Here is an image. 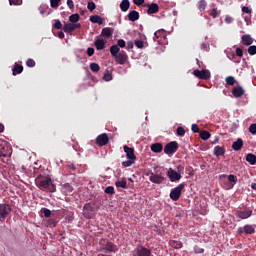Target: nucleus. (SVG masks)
<instances>
[{
	"mask_svg": "<svg viewBox=\"0 0 256 256\" xmlns=\"http://www.w3.org/2000/svg\"><path fill=\"white\" fill-rule=\"evenodd\" d=\"M35 183L39 189H45L49 193H55L57 191V187L53 184V180L50 177H37Z\"/></svg>",
	"mask_w": 256,
	"mask_h": 256,
	"instance_id": "nucleus-1",
	"label": "nucleus"
},
{
	"mask_svg": "<svg viewBox=\"0 0 256 256\" xmlns=\"http://www.w3.org/2000/svg\"><path fill=\"white\" fill-rule=\"evenodd\" d=\"M98 245L102 253H117V251H119V247H117V245H115L113 242L109 241V239H100Z\"/></svg>",
	"mask_w": 256,
	"mask_h": 256,
	"instance_id": "nucleus-2",
	"label": "nucleus"
},
{
	"mask_svg": "<svg viewBox=\"0 0 256 256\" xmlns=\"http://www.w3.org/2000/svg\"><path fill=\"white\" fill-rule=\"evenodd\" d=\"M13 211V208L8 203H2L0 204V222L3 223L9 215H11V212Z\"/></svg>",
	"mask_w": 256,
	"mask_h": 256,
	"instance_id": "nucleus-3",
	"label": "nucleus"
},
{
	"mask_svg": "<svg viewBox=\"0 0 256 256\" xmlns=\"http://www.w3.org/2000/svg\"><path fill=\"white\" fill-rule=\"evenodd\" d=\"M185 189V184L181 183L178 186H176L174 189L170 192V199L172 201H179L181 197V192Z\"/></svg>",
	"mask_w": 256,
	"mask_h": 256,
	"instance_id": "nucleus-4",
	"label": "nucleus"
},
{
	"mask_svg": "<svg viewBox=\"0 0 256 256\" xmlns=\"http://www.w3.org/2000/svg\"><path fill=\"white\" fill-rule=\"evenodd\" d=\"M193 75L198 79H202L203 81H209V79H211V72H209L207 69L194 70Z\"/></svg>",
	"mask_w": 256,
	"mask_h": 256,
	"instance_id": "nucleus-5",
	"label": "nucleus"
},
{
	"mask_svg": "<svg viewBox=\"0 0 256 256\" xmlns=\"http://www.w3.org/2000/svg\"><path fill=\"white\" fill-rule=\"evenodd\" d=\"M177 149H179V144L175 141L169 142L164 147V153L166 155H173L177 153Z\"/></svg>",
	"mask_w": 256,
	"mask_h": 256,
	"instance_id": "nucleus-6",
	"label": "nucleus"
},
{
	"mask_svg": "<svg viewBox=\"0 0 256 256\" xmlns=\"http://www.w3.org/2000/svg\"><path fill=\"white\" fill-rule=\"evenodd\" d=\"M94 212H95V207L93 206V204L86 203L83 206L82 215L85 217V219H92Z\"/></svg>",
	"mask_w": 256,
	"mask_h": 256,
	"instance_id": "nucleus-7",
	"label": "nucleus"
},
{
	"mask_svg": "<svg viewBox=\"0 0 256 256\" xmlns=\"http://www.w3.org/2000/svg\"><path fill=\"white\" fill-rule=\"evenodd\" d=\"M149 181H151V183H155V185H161V183L165 181V176H163L162 173L157 174L150 172Z\"/></svg>",
	"mask_w": 256,
	"mask_h": 256,
	"instance_id": "nucleus-8",
	"label": "nucleus"
},
{
	"mask_svg": "<svg viewBox=\"0 0 256 256\" xmlns=\"http://www.w3.org/2000/svg\"><path fill=\"white\" fill-rule=\"evenodd\" d=\"M151 249L146 248L145 246H137V248L134 251V256H151Z\"/></svg>",
	"mask_w": 256,
	"mask_h": 256,
	"instance_id": "nucleus-9",
	"label": "nucleus"
},
{
	"mask_svg": "<svg viewBox=\"0 0 256 256\" xmlns=\"http://www.w3.org/2000/svg\"><path fill=\"white\" fill-rule=\"evenodd\" d=\"M167 176L170 179L171 183H176V181H181V173L169 168L167 171Z\"/></svg>",
	"mask_w": 256,
	"mask_h": 256,
	"instance_id": "nucleus-10",
	"label": "nucleus"
},
{
	"mask_svg": "<svg viewBox=\"0 0 256 256\" xmlns=\"http://www.w3.org/2000/svg\"><path fill=\"white\" fill-rule=\"evenodd\" d=\"M235 215L238 219H249L251 215H253V210L252 209H245L243 210H237L235 212Z\"/></svg>",
	"mask_w": 256,
	"mask_h": 256,
	"instance_id": "nucleus-11",
	"label": "nucleus"
},
{
	"mask_svg": "<svg viewBox=\"0 0 256 256\" xmlns=\"http://www.w3.org/2000/svg\"><path fill=\"white\" fill-rule=\"evenodd\" d=\"M107 143H109V135H107V133H103L97 136L96 144L98 147H105Z\"/></svg>",
	"mask_w": 256,
	"mask_h": 256,
	"instance_id": "nucleus-12",
	"label": "nucleus"
},
{
	"mask_svg": "<svg viewBox=\"0 0 256 256\" xmlns=\"http://www.w3.org/2000/svg\"><path fill=\"white\" fill-rule=\"evenodd\" d=\"M114 59L118 65H125V63H127L128 56L127 53L122 51L118 53V55L114 56Z\"/></svg>",
	"mask_w": 256,
	"mask_h": 256,
	"instance_id": "nucleus-13",
	"label": "nucleus"
},
{
	"mask_svg": "<svg viewBox=\"0 0 256 256\" xmlns=\"http://www.w3.org/2000/svg\"><path fill=\"white\" fill-rule=\"evenodd\" d=\"M123 149H124V153H126L127 159H135V160L137 159V156H135V149L134 148H131L127 145H124Z\"/></svg>",
	"mask_w": 256,
	"mask_h": 256,
	"instance_id": "nucleus-14",
	"label": "nucleus"
},
{
	"mask_svg": "<svg viewBox=\"0 0 256 256\" xmlns=\"http://www.w3.org/2000/svg\"><path fill=\"white\" fill-rule=\"evenodd\" d=\"M147 8L148 15H155V13H159V4L157 3L148 4Z\"/></svg>",
	"mask_w": 256,
	"mask_h": 256,
	"instance_id": "nucleus-15",
	"label": "nucleus"
},
{
	"mask_svg": "<svg viewBox=\"0 0 256 256\" xmlns=\"http://www.w3.org/2000/svg\"><path fill=\"white\" fill-rule=\"evenodd\" d=\"M232 95L236 98L243 97V95H245V90L241 86L234 87L232 89Z\"/></svg>",
	"mask_w": 256,
	"mask_h": 256,
	"instance_id": "nucleus-16",
	"label": "nucleus"
},
{
	"mask_svg": "<svg viewBox=\"0 0 256 256\" xmlns=\"http://www.w3.org/2000/svg\"><path fill=\"white\" fill-rule=\"evenodd\" d=\"M61 191L63 195H71V193H73V186H71L69 183H65L62 186Z\"/></svg>",
	"mask_w": 256,
	"mask_h": 256,
	"instance_id": "nucleus-17",
	"label": "nucleus"
},
{
	"mask_svg": "<svg viewBox=\"0 0 256 256\" xmlns=\"http://www.w3.org/2000/svg\"><path fill=\"white\" fill-rule=\"evenodd\" d=\"M128 19L132 23H135V21H139V12L132 10L128 13Z\"/></svg>",
	"mask_w": 256,
	"mask_h": 256,
	"instance_id": "nucleus-18",
	"label": "nucleus"
},
{
	"mask_svg": "<svg viewBox=\"0 0 256 256\" xmlns=\"http://www.w3.org/2000/svg\"><path fill=\"white\" fill-rule=\"evenodd\" d=\"M232 149L234 151H241L243 149V139L238 138L237 141L233 142Z\"/></svg>",
	"mask_w": 256,
	"mask_h": 256,
	"instance_id": "nucleus-19",
	"label": "nucleus"
},
{
	"mask_svg": "<svg viewBox=\"0 0 256 256\" xmlns=\"http://www.w3.org/2000/svg\"><path fill=\"white\" fill-rule=\"evenodd\" d=\"M130 7H131V2H129V0H122V2L120 3V9L121 11H123V13H127Z\"/></svg>",
	"mask_w": 256,
	"mask_h": 256,
	"instance_id": "nucleus-20",
	"label": "nucleus"
},
{
	"mask_svg": "<svg viewBox=\"0 0 256 256\" xmlns=\"http://www.w3.org/2000/svg\"><path fill=\"white\" fill-rule=\"evenodd\" d=\"M94 46L96 47L97 51H103V49H105V40L97 39L94 42Z\"/></svg>",
	"mask_w": 256,
	"mask_h": 256,
	"instance_id": "nucleus-21",
	"label": "nucleus"
},
{
	"mask_svg": "<svg viewBox=\"0 0 256 256\" xmlns=\"http://www.w3.org/2000/svg\"><path fill=\"white\" fill-rule=\"evenodd\" d=\"M150 149L153 151V153H161V151H163V144L154 143L151 145Z\"/></svg>",
	"mask_w": 256,
	"mask_h": 256,
	"instance_id": "nucleus-22",
	"label": "nucleus"
},
{
	"mask_svg": "<svg viewBox=\"0 0 256 256\" xmlns=\"http://www.w3.org/2000/svg\"><path fill=\"white\" fill-rule=\"evenodd\" d=\"M214 155L215 157H221L225 155V149L221 146H215L214 147Z\"/></svg>",
	"mask_w": 256,
	"mask_h": 256,
	"instance_id": "nucleus-23",
	"label": "nucleus"
},
{
	"mask_svg": "<svg viewBox=\"0 0 256 256\" xmlns=\"http://www.w3.org/2000/svg\"><path fill=\"white\" fill-rule=\"evenodd\" d=\"M23 73V66L19 64H15L12 69V75H21Z\"/></svg>",
	"mask_w": 256,
	"mask_h": 256,
	"instance_id": "nucleus-24",
	"label": "nucleus"
},
{
	"mask_svg": "<svg viewBox=\"0 0 256 256\" xmlns=\"http://www.w3.org/2000/svg\"><path fill=\"white\" fill-rule=\"evenodd\" d=\"M102 37H112L113 36V28H103L101 32Z\"/></svg>",
	"mask_w": 256,
	"mask_h": 256,
	"instance_id": "nucleus-25",
	"label": "nucleus"
},
{
	"mask_svg": "<svg viewBox=\"0 0 256 256\" xmlns=\"http://www.w3.org/2000/svg\"><path fill=\"white\" fill-rule=\"evenodd\" d=\"M91 23H97L98 25H103V18L99 15L90 16Z\"/></svg>",
	"mask_w": 256,
	"mask_h": 256,
	"instance_id": "nucleus-26",
	"label": "nucleus"
},
{
	"mask_svg": "<svg viewBox=\"0 0 256 256\" xmlns=\"http://www.w3.org/2000/svg\"><path fill=\"white\" fill-rule=\"evenodd\" d=\"M242 41H243V45H246V46L253 45V38H251V35H243Z\"/></svg>",
	"mask_w": 256,
	"mask_h": 256,
	"instance_id": "nucleus-27",
	"label": "nucleus"
},
{
	"mask_svg": "<svg viewBox=\"0 0 256 256\" xmlns=\"http://www.w3.org/2000/svg\"><path fill=\"white\" fill-rule=\"evenodd\" d=\"M244 233L246 235H253V233H255V227H253V225L246 224L244 226Z\"/></svg>",
	"mask_w": 256,
	"mask_h": 256,
	"instance_id": "nucleus-28",
	"label": "nucleus"
},
{
	"mask_svg": "<svg viewBox=\"0 0 256 256\" xmlns=\"http://www.w3.org/2000/svg\"><path fill=\"white\" fill-rule=\"evenodd\" d=\"M63 31L64 33H72L73 31H75V28L73 26V23H66L64 26H63Z\"/></svg>",
	"mask_w": 256,
	"mask_h": 256,
	"instance_id": "nucleus-29",
	"label": "nucleus"
},
{
	"mask_svg": "<svg viewBox=\"0 0 256 256\" xmlns=\"http://www.w3.org/2000/svg\"><path fill=\"white\" fill-rule=\"evenodd\" d=\"M119 51H121V49L119 48L118 45H112L110 47V53L112 57H117V55L119 54Z\"/></svg>",
	"mask_w": 256,
	"mask_h": 256,
	"instance_id": "nucleus-30",
	"label": "nucleus"
},
{
	"mask_svg": "<svg viewBox=\"0 0 256 256\" xmlns=\"http://www.w3.org/2000/svg\"><path fill=\"white\" fill-rule=\"evenodd\" d=\"M246 161L248 163H250V165H255V163H256V155L255 154H251V153L247 154L246 155Z\"/></svg>",
	"mask_w": 256,
	"mask_h": 256,
	"instance_id": "nucleus-31",
	"label": "nucleus"
},
{
	"mask_svg": "<svg viewBox=\"0 0 256 256\" xmlns=\"http://www.w3.org/2000/svg\"><path fill=\"white\" fill-rule=\"evenodd\" d=\"M115 186L118 188L121 187L122 189H127V180H125V178L122 180H117L115 182Z\"/></svg>",
	"mask_w": 256,
	"mask_h": 256,
	"instance_id": "nucleus-32",
	"label": "nucleus"
},
{
	"mask_svg": "<svg viewBox=\"0 0 256 256\" xmlns=\"http://www.w3.org/2000/svg\"><path fill=\"white\" fill-rule=\"evenodd\" d=\"M210 17H212L213 19H217V17H219V15H221V10H218L217 8H213L210 13H209Z\"/></svg>",
	"mask_w": 256,
	"mask_h": 256,
	"instance_id": "nucleus-33",
	"label": "nucleus"
},
{
	"mask_svg": "<svg viewBox=\"0 0 256 256\" xmlns=\"http://www.w3.org/2000/svg\"><path fill=\"white\" fill-rule=\"evenodd\" d=\"M211 137V133H209L206 130H203L200 132V139H202L203 141H207V139H209Z\"/></svg>",
	"mask_w": 256,
	"mask_h": 256,
	"instance_id": "nucleus-34",
	"label": "nucleus"
},
{
	"mask_svg": "<svg viewBox=\"0 0 256 256\" xmlns=\"http://www.w3.org/2000/svg\"><path fill=\"white\" fill-rule=\"evenodd\" d=\"M90 69L91 71H93V73H99L101 67L99 66V64L93 62L90 64Z\"/></svg>",
	"mask_w": 256,
	"mask_h": 256,
	"instance_id": "nucleus-35",
	"label": "nucleus"
},
{
	"mask_svg": "<svg viewBox=\"0 0 256 256\" xmlns=\"http://www.w3.org/2000/svg\"><path fill=\"white\" fill-rule=\"evenodd\" d=\"M79 19H80V16L77 13L69 16L70 23H78Z\"/></svg>",
	"mask_w": 256,
	"mask_h": 256,
	"instance_id": "nucleus-36",
	"label": "nucleus"
},
{
	"mask_svg": "<svg viewBox=\"0 0 256 256\" xmlns=\"http://www.w3.org/2000/svg\"><path fill=\"white\" fill-rule=\"evenodd\" d=\"M227 177H228V181H229V183H231L232 187L235 186V184L238 181L237 176L230 174Z\"/></svg>",
	"mask_w": 256,
	"mask_h": 256,
	"instance_id": "nucleus-37",
	"label": "nucleus"
},
{
	"mask_svg": "<svg viewBox=\"0 0 256 256\" xmlns=\"http://www.w3.org/2000/svg\"><path fill=\"white\" fill-rule=\"evenodd\" d=\"M46 225L51 228L57 227V220L50 218L46 221Z\"/></svg>",
	"mask_w": 256,
	"mask_h": 256,
	"instance_id": "nucleus-38",
	"label": "nucleus"
},
{
	"mask_svg": "<svg viewBox=\"0 0 256 256\" xmlns=\"http://www.w3.org/2000/svg\"><path fill=\"white\" fill-rule=\"evenodd\" d=\"M199 11H205L207 9V2L205 0H201L198 4Z\"/></svg>",
	"mask_w": 256,
	"mask_h": 256,
	"instance_id": "nucleus-39",
	"label": "nucleus"
},
{
	"mask_svg": "<svg viewBox=\"0 0 256 256\" xmlns=\"http://www.w3.org/2000/svg\"><path fill=\"white\" fill-rule=\"evenodd\" d=\"M104 191L107 195H115V188L113 186L106 187Z\"/></svg>",
	"mask_w": 256,
	"mask_h": 256,
	"instance_id": "nucleus-40",
	"label": "nucleus"
},
{
	"mask_svg": "<svg viewBox=\"0 0 256 256\" xmlns=\"http://www.w3.org/2000/svg\"><path fill=\"white\" fill-rule=\"evenodd\" d=\"M165 32L163 30H158L154 33V41L155 39H161V37H164Z\"/></svg>",
	"mask_w": 256,
	"mask_h": 256,
	"instance_id": "nucleus-41",
	"label": "nucleus"
},
{
	"mask_svg": "<svg viewBox=\"0 0 256 256\" xmlns=\"http://www.w3.org/2000/svg\"><path fill=\"white\" fill-rule=\"evenodd\" d=\"M176 133H177L178 137H185V128H183L181 126L178 127L176 129Z\"/></svg>",
	"mask_w": 256,
	"mask_h": 256,
	"instance_id": "nucleus-42",
	"label": "nucleus"
},
{
	"mask_svg": "<svg viewBox=\"0 0 256 256\" xmlns=\"http://www.w3.org/2000/svg\"><path fill=\"white\" fill-rule=\"evenodd\" d=\"M135 159H128L127 161L122 162V166L131 167L135 163Z\"/></svg>",
	"mask_w": 256,
	"mask_h": 256,
	"instance_id": "nucleus-43",
	"label": "nucleus"
},
{
	"mask_svg": "<svg viewBox=\"0 0 256 256\" xmlns=\"http://www.w3.org/2000/svg\"><path fill=\"white\" fill-rule=\"evenodd\" d=\"M226 83L227 85H230V86L235 85V77L233 76L226 77Z\"/></svg>",
	"mask_w": 256,
	"mask_h": 256,
	"instance_id": "nucleus-44",
	"label": "nucleus"
},
{
	"mask_svg": "<svg viewBox=\"0 0 256 256\" xmlns=\"http://www.w3.org/2000/svg\"><path fill=\"white\" fill-rule=\"evenodd\" d=\"M60 2H61V0H50V5H51L52 9H57V7H59Z\"/></svg>",
	"mask_w": 256,
	"mask_h": 256,
	"instance_id": "nucleus-45",
	"label": "nucleus"
},
{
	"mask_svg": "<svg viewBox=\"0 0 256 256\" xmlns=\"http://www.w3.org/2000/svg\"><path fill=\"white\" fill-rule=\"evenodd\" d=\"M134 45H136L138 49H143V47L145 46V43L142 40H135Z\"/></svg>",
	"mask_w": 256,
	"mask_h": 256,
	"instance_id": "nucleus-46",
	"label": "nucleus"
},
{
	"mask_svg": "<svg viewBox=\"0 0 256 256\" xmlns=\"http://www.w3.org/2000/svg\"><path fill=\"white\" fill-rule=\"evenodd\" d=\"M194 253L200 255V254H202V253H205V249H203V248H201V247L195 245V246H194Z\"/></svg>",
	"mask_w": 256,
	"mask_h": 256,
	"instance_id": "nucleus-47",
	"label": "nucleus"
},
{
	"mask_svg": "<svg viewBox=\"0 0 256 256\" xmlns=\"http://www.w3.org/2000/svg\"><path fill=\"white\" fill-rule=\"evenodd\" d=\"M54 29H62L63 28V24L61 23V20H55V23L53 25Z\"/></svg>",
	"mask_w": 256,
	"mask_h": 256,
	"instance_id": "nucleus-48",
	"label": "nucleus"
},
{
	"mask_svg": "<svg viewBox=\"0 0 256 256\" xmlns=\"http://www.w3.org/2000/svg\"><path fill=\"white\" fill-rule=\"evenodd\" d=\"M42 212H43L44 217H46V219H49V217H51V210H49L47 208H43Z\"/></svg>",
	"mask_w": 256,
	"mask_h": 256,
	"instance_id": "nucleus-49",
	"label": "nucleus"
},
{
	"mask_svg": "<svg viewBox=\"0 0 256 256\" xmlns=\"http://www.w3.org/2000/svg\"><path fill=\"white\" fill-rule=\"evenodd\" d=\"M96 7L97 6L95 5V2H93V1L88 2L87 9H89V11H95Z\"/></svg>",
	"mask_w": 256,
	"mask_h": 256,
	"instance_id": "nucleus-50",
	"label": "nucleus"
},
{
	"mask_svg": "<svg viewBox=\"0 0 256 256\" xmlns=\"http://www.w3.org/2000/svg\"><path fill=\"white\" fill-rule=\"evenodd\" d=\"M1 157H7V149H5L4 146H0V158Z\"/></svg>",
	"mask_w": 256,
	"mask_h": 256,
	"instance_id": "nucleus-51",
	"label": "nucleus"
},
{
	"mask_svg": "<svg viewBox=\"0 0 256 256\" xmlns=\"http://www.w3.org/2000/svg\"><path fill=\"white\" fill-rule=\"evenodd\" d=\"M248 53H249V55H256V46L255 45L250 46L248 48Z\"/></svg>",
	"mask_w": 256,
	"mask_h": 256,
	"instance_id": "nucleus-52",
	"label": "nucleus"
},
{
	"mask_svg": "<svg viewBox=\"0 0 256 256\" xmlns=\"http://www.w3.org/2000/svg\"><path fill=\"white\" fill-rule=\"evenodd\" d=\"M125 45H127L126 42H125V40L119 39V40L117 41V46L120 47L121 49H124Z\"/></svg>",
	"mask_w": 256,
	"mask_h": 256,
	"instance_id": "nucleus-53",
	"label": "nucleus"
},
{
	"mask_svg": "<svg viewBox=\"0 0 256 256\" xmlns=\"http://www.w3.org/2000/svg\"><path fill=\"white\" fill-rule=\"evenodd\" d=\"M249 131L252 135H256V124H251L249 127Z\"/></svg>",
	"mask_w": 256,
	"mask_h": 256,
	"instance_id": "nucleus-54",
	"label": "nucleus"
},
{
	"mask_svg": "<svg viewBox=\"0 0 256 256\" xmlns=\"http://www.w3.org/2000/svg\"><path fill=\"white\" fill-rule=\"evenodd\" d=\"M26 65H27V67H35V60H33V59H28L27 61H26Z\"/></svg>",
	"mask_w": 256,
	"mask_h": 256,
	"instance_id": "nucleus-55",
	"label": "nucleus"
},
{
	"mask_svg": "<svg viewBox=\"0 0 256 256\" xmlns=\"http://www.w3.org/2000/svg\"><path fill=\"white\" fill-rule=\"evenodd\" d=\"M103 79L104 81H111L113 79V76L109 73H105Z\"/></svg>",
	"mask_w": 256,
	"mask_h": 256,
	"instance_id": "nucleus-56",
	"label": "nucleus"
},
{
	"mask_svg": "<svg viewBox=\"0 0 256 256\" xmlns=\"http://www.w3.org/2000/svg\"><path fill=\"white\" fill-rule=\"evenodd\" d=\"M242 13H247L248 15H251V8H249L247 6H243Z\"/></svg>",
	"mask_w": 256,
	"mask_h": 256,
	"instance_id": "nucleus-57",
	"label": "nucleus"
},
{
	"mask_svg": "<svg viewBox=\"0 0 256 256\" xmlns=\"http://www.w3.org/2000/svg\"><path fill=\"white\" fill-rule=\"evenodd\" d=\"M94 54H95V49L94 48H88L87 49L88 57H93Z\"/></svg>",
	"mask_w": 256,
	"mask_h": 256,
	"instance_id": "nucleus-58",
	"label": "nucleus"
},
{
	"mask_svg": "<svg viewBox=\"0 0 256 256\" xmlns=\"http://www.w3.org/2000/svg\"><path fill=\"white\" fill-rule=\"evenodd\" d=\"M134 5H137V7H141L143 3H145V0H133Z\"/></svg>",
	"mask_w": 256,
	"mask_h": 256,
	"instance_id": "nucleus-59",
	"label": "nucleus"
},
{
	"mask_svg": "<svg viewBox=\"0 0 256 256\" xmlns=\"http://www.w3.org/2000/svg\"><path fill=\"white\" fill-rule=\"evenodd\" d=\"M191 129L193 133H199V126L197 124H192Z\"/></svg>",
	"mask_w": 256,
	"mask_h": 256,
	"instance_id": "nucleus-60",
	"label": "nucleus"
},
{
	"mask_svg": "<svg viewBox=\"0 0 256 256\" xmlns=\"http://www.w3.org/2000/svg\"><path fill=\"white\" fill-rule=\"evenodd\" d=\"M236 55L237 57H243V49L236 48Z\"/></svg>",
	"mask_w": 256,
	"mask_h": 256,
	"instance_id": "nucleus-61",
	"label": "nucleus"
},
{
	"mask_svg": "<svg viewBox=\"0 0 256 256\" xmlns=\"http://www.w3.org/2000/svg\"><path fill=\"white\" fill-rule=\"evenodd\" d=\"M67 5H68L69 9H73L75 7L73 0H67Z\"/></svg>",
	"mask_w": 256,
	"mask_h": 256,
	"instance_id": "nucleus-62",
	"label": "nucleus"
},
{
	"mask_svg": "<svg viewBox=\"0 0 256 256\" xmlns=\"http://www.w3.org/2000/svg\"><path fill=\"white\" fill-rule=\"evenodd\" d=\"M21 3V0H9L10 5H19Z\"/></svg>",
	"mask_w": 256,
	"mask_h": 256,
	"instance_id": "nucleus-63",
	"label": "nucleus"
},
{
	"mask_svg": "<svg viewBox=\"0 0 256 256\" xmlns=\"http://www.w3.org/2000/svg\"><path fill=\"white\" fill-rule=\"evenodd\" d=\"M225 23H233V19L231 18V16H226L225 17Z\"/></svg>",
	"mask_w": 256,
	"mask_h": 256,
	"instance_id": "nucleus-64",
	"label": "nucleus"
}]
</instances>
